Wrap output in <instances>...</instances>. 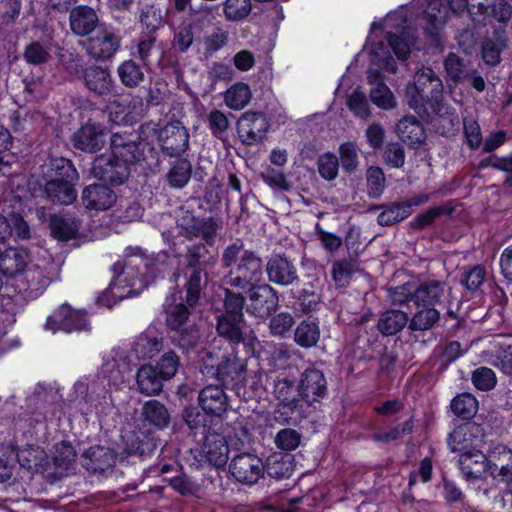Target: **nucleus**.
<instances>
[{"mask_svg": "<svg viewBox=\"0 0 512 512\" xmlns=\"http://www.w3.org/2000/svg\"><path fill=\"white\" fill-rule=\"evenodd\" d=\"M176 229L179 236L189 241L196 238L203 240L187 246L183 255L185 269L191 270L186 283L187 302L197 303L203 277L207 276L205 271L216 262V256L209 248L221 238L224 222L219 216L198 217L192 211L181 208L176 218Z\"/></svg>", "mask_w": 512, "mask_h": 512, "instance_id": "1", "label": "nucleus"}, {"mask_svg": "<svg viewBox=\"0 0 512 512\" xmlns=\"http://www.w3.org/2000/svg\"><path fill=\"white\" fill-rule=\"evenodd\" d=\"M221 265L229 269L221 280L223 288L246 290L263 280L265 265L262 258L257 252L246 249L240 239L223 249Z\"/></svg>", "mask_w": 512, "mask_h": 512, "instance_id": "2", "label": "nucleus"}, {"mask_svg": "<svg viewBox=\"0 0 512 512\" xmlns=\"http://www.w3.org/2000/svg\"><path fill=\"white\" fill-rule=\"evenodd\" d=\"M196 304H189L187 294L184 298L182 291L171 293L164 303L166 326L173 332V342L184 352L195 349L200 341V332L192 313Z\"/></svg>", "mask_w": 512, "mask_h": 512, "instance_id": "3", "label": "nucleus"}, {"mask_svg": "<svg viewBox=\"0 0 512 512\" xmlns=\"http://www.w3.org/2000/svg\"><path fill=\"white\" fill-rule=\"evenodd\" d=\"M202 361L203 372L215 376L222 386L237 392L245 386L247 363L234 352L232 345L224 352L220 349L206 352Z\"/></svg>", "mask_w": 512, "mask_h": 512, "instance_id": "4", "label": "nucleus"}, {"mask_svg": "<svg viewBox=\"0 0 512 512\" xmlns=\"http://www.w3.org/2000/svg\"><path fill=\"white\" fill-rule=\"evenodd\" d=\"M114 270L121 271L117 281L125 283V287L128 288L125 294L117 295L123 298L140 294L154 280L158 268L154 260L141 249L130 247L126 249L123 264L116 263Z\"/></svg>", "mask_w": 512, "mask_h": 512, "instance_id": "5", "label": "nucleus"}, {"mask_svg": "<svg viewBox=\"0 0 512 512\" xmlns=\"http://www.w3.org/2000/svg\"><path fill=\"white\" fill-rule=\"evenodd\" d=\"M58 277L59 269L53 263H47L45 266L32 265L16 277L13 285L25 299L33 300L42 295Z\"/></svg>", "mask_w": 512, "mask_h": 512, "instance_id": "6", "label": "nucleus"}, {"mask_svg": "<svg viewBox=\"0 0 512 512\" xmlns=\"http://www.w3.org/2000/svg\"><path fill=\"white\" fill-rule=\"evenodd\" d=\"M110 146L112 155L121 163L130 165L147 160L148 154L153 152L150 145L141 140L139 134L129 132H116L111 136Z\"/></svg>", "mask_w": 512, "mask_h": 512, "instance_id": "7", "label": "nucleus"}, {"mask_svg": "<svg viewBox=\"0 0 512 512\" xmlns=\"http://www.w3.org/2000/svg\"><path fill=\"white\" fill-rule=\"evenodd\" d=\"M272 393L278 401L275 419L282 423L288 422L300 404V394L298 387L295 386V380L287 376H277L273 380Z\"/></svg>", "mask_w": 512, "mask_h": 512, "instance_id": "8", "label": "nucleus"}, {"mask_svg": "<svg viewBox=\"0 0 512 512\" xmlns=\"http://www.w3.org/2000/svg\"><path fill=\"white\" fill-rule=\"evenodd\" d=\"M415 95L409 101L410 107L417 109L419 104H429L442 96L443 84L438 75L428 67H423L414 75Z\"/></svg>", "mask_w": 512, "mask_h": 512, "instance_id": "9", "label": "nucleus"}, {"mask_svg": "<svg viewBox=\"0 0 512 512\" xmlns=\"http://www.w3.org/2000/svg\"><path fill=\"white\" fill-rule=\"evenodd\" d=\"M229 472L237 482L252 486L264 477L265 465L256 454L245 452L231 459Z\"/></svg>", "mask_w": 512, "mask_h": 512, "instance_id": "10", "label": "nucleus"}, {"mask_svg": "<svg viewBox=\"0 0 512 512\" xmlns=\"http://www.w3.org/2000/svg\"><path fill=\"white\" fill-rule=\"evenodd\" d=\"M248 304L246 310L255 317L270 316L278 307L279 297L276 290L267 283H258L247 287Z\"/></svg>", "mask_w": 512, "mask_h": 512, "instance_id": "11", "label": "nucleus"}, {"mask_svg": "<svg viewBox=\"0 0 512 512\" xmlns=\"http://www.w3.org/2000/svg\"><path fill=\"white\" fill-rule=\"evenodd\" d=\"M121 36L112 29L101 27L85 43L86 53L95 61L111 59L121 46Z\"/></svg>", "mask_w": 512, "mask_h": 512, "instance_id": "12", "label": "nucleus"}, {"mask_svg": "<svg viewBox=\"0 0 512 512\" xmlns=\"http://www.w3.org/2000/svg\"><path fill=\"white\" fill-rule=\"evenodd\" d=\"M132 365V359L122 348H114L104 358L100 374L109 385L119 387L125 382V377L130 373Z\"/></svg>", "mask_w": 512, "mask_h": 512, "instance_id": "13", "label": "nucleus"}, {"mask_svg": "<svg viewBox=\"0 0 512 512\" xmlns=\"http://www.w3.org/2000/svg\"><path fill=\"white\" fill-rule=\"evenodd\" d=\"M484 443V427L475 422H467L456 427L448 438V444L454 452L479 449Z\"/></svg>", "mask_w": 512, "mask_h": 512, "instance_id": "14", "label": "nucleus"}, {"mask_svg": "<svg viewBox=\"0 0 512 512\" xmlns=\"http://www.w3.org/2000/svg\"><path fill=\"white\" fill-rule=\"evenodd\" d=\"M158 141L162 151L176 157L183 154L189 145V134L180 121L167 123L158 131Z\"/></svg>", "mask_w": 512, "mask_h": 512, "instance_id": "15", "label": "nucleus"}, {"mask_svg": "<svg viewBox=\"0 0 512 512\" xmlns=\"http://www.w3.org/2000/svg\"><path fill=\"white\" fill-rule=\"evenodd\" d=\"M88 326L89 322L86 314L72 309L67 304H63L56 309L46 321L47 329L52 331L63 330L68 333L87 330Z\"/></svg>", "mask_w": 512, "mask_h": 512, "instance_id": "16", "label": "nucleus"}, {"mask_svg": "<svg viewBox=\"0 0 512 512\" xmlns=\"http://www.w3.org/2000/svg\"><path fill=\"white\" fill-rule=\"evenodd\" d=\"M269 129V122L263 113L245 112L237 121V133L245 145L262 141Z\"/></svg>", "mask_w": 512, "mask_h": 512, "instance_id": "17", "label": "nucleus"}, {"mask_svg": "<svg viewBox=\"0 0 512 512\" xmlns=\"http://www.w3.org/2000/svg\"><path fill=\"white\" fill-rule=\"evenodd\" d=\"M265 271L269 281L278 286H292L299 281L295 263L284 254L272 255L265 265Z\"/></svg>", "mask_w": 512, "mask_h": 512, "instance_id": "18", "label": "nucleus"}, {"mask_svg": "<svg viewBox=\"0 0 512 512\" xmlns=\"http://www.w3.org/2000/svg\"><path fill=\"white\" fill-rule=\"evenodd\" d=\"M91 173L95 178L114 185H120L129 177L130 168L112 156L101 155L95 158Z\"/></svg>", "mask_w": 512, "mask_h": 512, "instance_id": "19", "label": "nucleus"}, {"mask_svg": "<svg viewBox=\"0 0 512 512\" xmlns=\"http://www.w3.org/2000/svg\"><path fill=\"white\" fill-rule=\"evenodd\" d=\"M489 475L502 482L512 481V450L496 443L488 449Z\"/></svg>", "mask_w": 512, "mask_h": 512, "instance_id": "20", "label": "nucleus"}, {"mask_svg": "<svg viewBox=\"0 0 512 512\" xmlns=\"http://www.w3.org/2000/svg\"><path fill=\"white\" fill-rule=\"evenodd\" d=\"M298 390L301 399L309 405L318 402L327 393V381L323 372L315 368L306 369L301 374Z\"/></svg>", "mask_w": 512, "mask_h": 512, "instance_id": "21", "label": "nucleus"}, {"mask_svg": "<svg viewBox=\"0 0 512 512\" xmlns=\"http://www.w3.org/2000/svg\"><path fill=\"white\" fill-rule=\"evenodd\" d=\"M85 87L99 97L109 96L115 93L116 84L107 68L91 65L83 71Z\"/></svg>", "mask_w": 512, "mask_h": 512, "instance_id": "22", "label": "nucleus"}, {"mask_svg": "<svg viewBox=\"0 0 512 512\" xmlns=\"http://www.w3.org/2000/svg\"><path fill=\"white\" fill-rule=\"evenodd\" d=\"M72 141L76 149L95 153L101 150L106 142L105 129L100 124L86 123L73 134Z\"/></svg>", "mask_w": 512, "mask_h": 512, "instance_id": "23", "label": "nucleus"}, {"mask_svg": "<svg viewBox=\"0 0 512 512\" xmlns=\"http://www.w3.org/2000/svg\"><path fill=\"white\" fill-rule=\"evenodd\" d=\"M431 109V123L436 132L442 136L452 135L459 125V117L455 109L442 102L439 98L429 104Z\"/></svg>", "mask_w": 512, "mask_h": 512, "instance_id": "24", "label": "nucleus"}, {"mask_svg": "<svg viewBox=\"0 0 512 512\" xmlns=\"http://www.w3.org/2000/svg\"><path fill=\"white\" fill-rule=\"evenodd\" d=\"M99 25L96 11L87 5H79L69 12V26L72 33L79 37L90 35Z\"/></svg>", "mask_w": 512, "mask_h": 512, "instance_id": "25", "label": "nucleus"}, {"mask_svg": "<svg viewBox=\"0 0 512 512\" xmlns=\"http://www.w3.org/2000/svg\"><path fill=\"white\" fill-rule=\"evenodd\" d=\"M117 459V454L109 447L94 445L82 454L83 466L93 473H103L111 469Z\"/></svg>", "mask_w": 512, "mask_h": 512, "instance_id": "26", "label": "nucleus"}, {"mask_svg": "<svg viewBox=\"0 0 512 512\" xmlns=\"http://www.w3.org/2000/svg\"><path fill=\"white\" fill-rule=\"evenodd\" d=\"M202 410L215 417H221L228 409L229 400L223 388L217 385L205 386L198 396Z\"/></svg>", "mask_w": 512, "mask_h": 512, "instance_id": "27", "label": "nucleus"}, {"mask_svg": "<svg viewBox=\"0 0 512 512\" xmlns=\"http://www.w3.org/2000/svg\"><path fill=\"white\" fill-rule=\"evenodd\" d=\"M81 199L87 209L103 211L114 205L116 194L106 185L91 184L84 188Z\"/></svg>", "mask_w": 512, "mask_h": 512, "instance_id": "28", "label": "nucleus"}, {"mask_svg": "<svg viewBox=\"0 0 512 512\" xmlns=\"http://www.w3.org/2000/svg\"><path fill=\"white\" fill-rule=\"evenodd\" d=\"M162 348L163 338L158 336L155 331L147 329L134 338L128 355L130 358L134 357L137 360L150 359L158 354Z\"/></svg>", "mask_w": 512, "mask_h": 512, "instance_id": "29", "label": "nucleus"}, {"mask_svg": "<svg viewBox=\"0 0 512 512\" xmlns=\"http://www.w3.org/2000/svg\"><path fill=\"white\" fill-rule=\"evenodd\" d=\"M460 469L468 480L479 479L485 473L489 474L488 452L479 449L464 451L459 458Z\"/></svg>", "mask_w": 512, "mask_h": 512, "instance_id": "30", "label": "nucleus"}, {"mask_svg": "<svg viewBox=\"0 0 512 512\" xmlns=\"http://www.w3.org/2000/svg\"><path fill=\"white\" fill-rule=\"evenodd\" d=\"M202 451L206 460L217 468L225 466L229 459L227 441L223 435L216 432L205 436Z\"/></svg>", "mask_w": 512, "mask_h": 512, "instance_id": "31", "label": "nucleus"}, {"mask_svg": "<svg viewBox=\"0 0 512 512\" xmlns=\"http://www.w3.org/2000/svg\"><path fill=\"white\" fill-rule=\"evenodd\" d=\"M166 381L151 364L142 365L136 373V386L139 393L147 397L157 396L163 390Z\"/></svg>", "mask_w": 512, "mask_h": 512, "instance_id": "32", "label": "nucleus"}, {"mask_svg": "<svg viewBox=\"0 0 512 512\" xmlns=\"http://www.w3.org/2000/svg\"><path fill=\"white\" fill-rule=\"evenodd\" d=\"M447 286L439 280H428L416 287L415 305L436 308L446 297Z\"/></svg>", "mask_w": 512, "mask_h": 512, "instance_id": "33", "label": "nucleus"}, {"mask_svg": "<svg viewBox=\"0 0 512 512\" xmlns=\"http://www.w3.org/2000/svg\"><path fill=\"white\" fill-rule=\"evenodd\" d=\"M49 180L47 182H66L76 184L79 174L69 159L57 157L50 160L46 172Z\"/></svg>", "mask_w": 512, "mask_h": 512, "instance_id": "34", "label": "nucleus"}, {"mask_svg": "<svg viewBox=\"0 0 512 512\" xmlns=\"http://www.w3.org/2000/svg\"><path fill=\"white\" fill-rule=\"evenodd\" d=\"M320 326L317 318L302 320L294 330V342L304 349L315 347L320 340Z\"/></svg>", "mask_w": 512, "mask_h": 512, "instance_id": "35", "label": "nucleus"}, {"mask_svg": "<svg viewBox=\"0 0 512 512\" xmlns=\"http://www.w3.org/2000/svg\"><path fill=\"white\" fill-rule=\"evenodd\" d=\"M406 326L409 328V315L399 309H387L377 323L378 330L386 336L396 335Z\"/></svg>", "mask_w": 512, "mask_h": 512, "instance_id": "36", "label": "nucleus"}, {"mask_svg": "<svg viewBox=\"0 0 512 512\" xmlns=\"http://www.w3.org/2000/svg\"><path fill=\"white\" fill-rule=\"evenodd\" d=\"M142 420L158 429L166 428L171 420L168 408L158 400H148L141 408Z\"/></svg>", "mask_w": 512, "mask_h": 512, "instance_id": "37", "label": "nucleus"}, {"mask_svg": "<svg viewBox=\"0 0 512 512\" xmlns=\"http://www.w3.org/2000/svg\"><path fill=\"white\" fill-rule=\"evenodd\" d=\"M26 263V254L16 248L0 252V271L4 276L14 278V281L25 270Z\"/></svg>", "mask_w": 512, "mask_h": 512, "instance_id": "38", "label": "nucleus"}, {"mask_svg": "<svg viewBox=\"0 0 512 512\" xmlns=\"http://www.w3.org/2000/svg\"><path fill=\"white\" fill-rule=\"evenodd\" d=\"M415 428V421L410 417L406 421L388 426L384 429H378L370 435V438L377 443L389 444L391 442L401 440L405 435L413 433Z\"/></svg>", "mask_w": 512, "mask_h": 512, "instance_id": "39", "label": "nucleus"}, {"mask_svg": "<svg viewBox=\"0 0 512 512\" xmlns=\"http://www.w3.org/2000/svg\"><path fill=\"white\" fill-rule=\"evenodd\" d=\"M416 311L409 317V330L411 332H424L432 329L440 320V311L437 308L415 305Z\"/></svg>", "mask_w": 512, "mask_h": 512, "instance_id": "40", "label": "nucleus"}, {"mask_svg": "<svg viewBox=\"0 0 512 512\" xmlns=\"http://www.w3.org/2000/svg\"><path fill=\"white\" fill-rule=\"evenodd\" d=\"M49 227L54 238L67 241L76 236L80 224L74 217L54 214L50 216Z\"/></svg>", "mask_w": 512, "mask_h": 512, "instance_id": "41", "label": "nucleus"}, {"mask_svg": "<svg viewBox=\"0 0 512 512\" xmlns=\"http://www.w3.org/2000/svg\"><path fill=\"white\" fill-rule=\"evenodd\" d=\"M396 132L401 140L409 145H418L425 140L424 128L414 116L402 118L396 126Z\"/></svg>", "mask_w": 512, "mask_h": 512, "instance_id": "42", "label": "nucleus"}, {"mask_svg": "<svg viewBox=\"0 0 512 512\" xmlns=\"http://www.w3.org/2000/svg\"><path fill=\"white\" fill-rule=\"evenodd\" d=\"M43 193L48 200L62 205H69L77 198L74 183L46 182Z\"/></svg>", "mask_w": 512, "mask_h": 512, "instance_id": "43", "label": "nucleus"}, {"mask_svg": "<svg viewBox=\"0 0 512 512\" xmlns=\"http://www.w3.org/2000/svg\"><path fill=\"white\" fill-rule=\"evenodd\" d=\"M121 84L128 88H138L145 80L142 67L133 59L123 61L116 69Z\"/></svg>", "mask_w": 512, "mask_h": 512, "instance_id": "44", "label": "nucleus"}, {"mask_svg": "<svg viewBox=\"0 0 512 512\" xmlns=\"http://www.w3.org/2000/svg\"><path fill=\"white\" fill-rule=\"evenodd\" d=\"M242 323L243 319H238V317L219 315L216 329L219 336L231 344H238L243 341Z\"/></svg>", "mask_w": 512, "mask_h": 512, "instance_id": "45", "label": "nucleus"}, {"mask_svg": "<svg viewBox=\"0 0 512 512\" xmlns=\"http://www.w3.org/2000/svg\"><path fill=\"white\" fill-rule=\"evenodd\" d=\"M444 67L449 78L455 82L468 79L473 69L469 62L455 53H449L444 60Z\"/></svg>", "mask_w": 512, "mask_h": 512, "instance_id": "46", "label": "nucleus"}, {"mask_svg": "<svg viewBox=\"0 0 512 512\" xmlns=\"http://www.w3.org/2000/svg\"><path fill=\"white\" fill-rule=\"evenodd\" d=\"M250 87L242 82L232 85L224 94L225 104L233 110L243 109L251 100Z\"/></svg>", "mask_w": 512, "mask_h": 512, "instance_id": "47", "label": "nucleus"}, {"mask_svg": "<svg viewBox=\"0 0 512 512\" xmlns=\"http://www.w3.org/2000/svg\"><path fill=\"white\" fill-rule=\"evenodd\" d=\"M192 164L187 159L176 160L169 169L166 177L170 187L183 188L191 178Z\"/></svg>", "mask_w": 512, "mask_h": 512, "instance_id": "48", "label": "nucleus"}, {"mask_svg": "<svg viewBox=\"0 0 512 512\" xmlns=\"http://www.w3.org/2000/svg\"><path fill=\"white\" fill-rule=\"evenodd\" d=\"M264 465L265 473H267L271 478L283 479L291 476L292 466L290 456L288 455L280 453L272 454L267 458Z\"/></svg>", "mask_w": 512, "mask_h": 512, "instance_id": "49", "label": "nucleus"}, {"mask_svg": "<svg viewBox=\"0 0 512 512\" xmlns=\"http://www.w3.org/2000/svg\"><path fill=\"white\" fill-rule=\"evenodd\" d=\"M452 412L464 419H471L478 410V402L470 393H462L453 398L450 404Z\"/></svg>", "mask_w": 512, "mask_h": 512, "instance_id": "50", "label": "nucleus"}, {"mask_svg": "<svg viewBox=\"0 0 512 512\" xmlns=\"http://www.w3.org/2000/svg\"><path fill=\"white\" fill-rule=\"evenodd\" d=\"M367 194L372 199H378L382 196L386 188V177L382 168L370 166L366 173Z\"/></svg>", "mask_w": 512, "mask_h": 512, "instance_id": "51", "label": "nucleus"}, {"mask_svg": "<svg viewBox=\"0 0 512 512\" xmlns=\"http://www.w3.org/2000/svg\"><path fill=\"white\" fill-rule=\"evenodd\" d=\"M156 449V443L152 437L144 433H134L127 443V452L130 455L146 457L151 455Z\"/></svg>", "mask_w": 512, "mask_h": 512, "instance_id": "52", "label": "nucleus"}, {"mask_svg": "<svg viewBox=\"0 0 512 512\" xmlns=\"http://www.w3.org/2000/svg\"><path fill=\"white\" fill-rule=\"evenodd\" d=\"M409 215V206L402 202H395L385 207L378 215L377 221L381 226H391L403 221Z\"/></svg>", "mask_w": 512, "mask_h": 512, "instance_id": "53", "label": "nucleus"}, {"mask_svg": "<svg viewBox=\"0 0 512 512\" xmlns=\"http://www.w3.org/2000/svg\"><path fill=\"white\" fill-rule=\"evenodd\" d=\"M453 209L449 204L431 207L426 210L424 213L418 214L410 223V228L414 230L424 229L435 221L436 218L445 215L451 214Z\"/></svg>", "mask_w": 512, "mask_h": 512, "instance_id": "54", "label": "nucleus"}, {"mask_svg": "<svg viewBox=\"0 0 512 512\" xmlns=\"http://www.w3.org/2000/svg\"><path fill=\"white\" fill-rule=\"evenodd\" d=\"M250 0H225L223 2V14L228 21H241L251 12Z\"/></svg>", "mask_w": 512, "mask_h": 512, "instance_id": "55", "label": "nucleus"}, {"mask_svg": "<svg viewBox=\"0 0 512 512\" xmlns=\"http://www.w3.org/2000/svg\"><path fill=\"white\" fill-rule=\"evenodd\" d=\"M294 324L295 320L291 313H277L270 319V333L276 337L286 338L288 335H290Z\"/></svg>", "mask_w": 512, "mask_h": 512, "instance_id": "56", "label": "nucleus"}, {"mask_svg": "<svg viewBox=\"0 0 512 512\" xmlns=\"http://www.w3.org/2000/svg\"><path fill=\"white\" fill-rule=\"evenodd\" d=\"M356 269L357 263L352 259L335 261L331 271L334 282L339 286H346Z\"/></svg>", "mask_w": 512, "mask_h": 512, "instance_id": "57", "label": "nucleus"}, {"mask_svg": "<svg viewBox=\"0 0 512 512\" xmlns=\"http://www.w3.org/2000/svg\"><path fill=\"white\" fill-rule=\"evenodd\" d=\"M387 295L390 303L394 306H403L409 302L415 304L416 287L410 283L390 287Z\"/></svg>", "mask_w": 512, "mask_h": 512, "instance_id": "58", "label": "nucleus"}, {"mask_svg": "<svg viewBox=\"0 0 512 512\" xmlns=\"http://www.w3.org/2000/svg\"><path fill=\"white\" fill-rule=\"evenodd\" d=\"M207 415L197 407H188L184 409L182 417L192 433L204 434L208 425Z\"/></svg>", "mask_w": 512, "mask_h": 512, "instance_id": "59", "label": "nucleus"}, {"mask_svg": "<svg viewBox=\"0 0 512 512\" xmlns=\"http://www.w3.org/2000/svg\"><path fill=\"white\" fill-rule=\"evenodd\" d=\"M317 168L320 176L326 181L337 178L339 171V159L333 153H324L317 160Z\"/></svg>", "mask_w": 512, "mask_h": 512, "instance_id": "60", "label": "nucleus"}, {"mask_svg": "<svg viewBox=\"0 0 512 512\" xmlns=\"http://www.w3.org/2000/svg\"><path fill=\"white\" fill-rule=\"evenodd\" d=\"M225 299L224 307L225 313L223 315H231L243 319V307L245 304V298L242 293L234 292L236 288H224Z\"/></svg>", "mask_w": 512, "mask_h": 512, "instance_id": "61", "label": "nucleus"}, {"mask_svg": "<svg viewBox=\"0 0 512 512\" xmlns=\"http://www.w3.org/2000/svg\"><path fill=\"white\" fill-rule=\"evenodd\" d=\"M340 162L347 173H353L359 165L358 149L355 143L345 142L339 147Z\"/></svg>", "mask_w": 512, "mask_h": 512, "instance_id": "62", "label": "nucleus"}, {"mask_svg": "<svg viewBox=\"0 0 512 512\" xmlns=\"http://www.w3.org/2000/svg\"><path fill=\"white\" fill-rule=\"evenodd\" d=\"M370 99L379 108L388 110L396 107V100L385 83H380L370 90Z\"/></svg>", "mask_w": 512, "mask_h": 512, "instance_id": "63", "label": "nucleus"}, {"mask_svg": "<svg viewBox=\"0 0 512 512\" xmlns=\"http://www.w3.org/2000/svg\"><path fill=\"white\" fill-rule=\"evenodd\" d=\"M207 123L211 134L218 139H221L230 128L228 116L217 109H213L207 114Z\"/></svg>", "mask_w": 512, "mask_h": 512, "instance_id": "64", "label": "nucleus"}]
</instances>
